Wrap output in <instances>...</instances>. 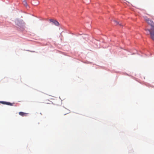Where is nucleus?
<instances>
[{
  "instance_id": "4",
  "label": "nucleus",
  "mask_w": 154,
  "mask_h": 154,
  "mask_svg": "<svg viewBox=\"0 0 154 154\" xmlns=\"http://www.w3.org/2000/svg\"><path fill=\"white\" fill-rule=\"evenodd\" d=\"M69 112V111L67 109L65 108L63 110V114L64 115H66Z\"/></svg>"
},
{
  "instance_id": "9",
  "label": "nucleus",
  "mask_w": 154,
  "mask_h": 154,
  "mask_svg": "<svg viewBox=\"0 0 154 154\" xmlns=\"http://www.w3.org/2000/svg\"><path fill=\"white\" fill-rule=\"evenodd\" d=\"M0 103L4 104H6V102L5 101H1Z\"/></svg>"
},
{
  "instance_id": "1",
  "label": "nucleus",
  "mask_w": 154,
  "mask_h": 154,
  "mask_svg": "<svg viewBox=\"0 0 154 154\" xmlns=\"http://www.w3.org/2000/svg\"><path fill=\"white\" fill-rule=\"evenodd\" d=\"M146 22L151 26L152 29H145V30L147 32L148 31V34H149V32L150 33L151 38L154 41V23L153 21L149 19Z\"/></svg>"
},
{
  "instance_id": "2",
  "label": "nucleus",
  "mask_w": 154,
  "mask_h": 154,
  "mask_svg": "<svg viewBox=\"0 0 154 154\" xmlns=\"http://www.w3.org/2000/svg\"><path fill=\"white\" fill-rule=\"evenodd\" d=\"M49 23L50 26H52L53 24L57 26H59L60 25L59 23L57 21L54 19H50L49 20Z\"/></svg>"
},
{
  "instance_id": "6",
  "label": "nucleus",
  "mask_w": 154,
  "mask_h": 154,
  "mask_svg": "<svg viewBox=\"0 0 154 154\" xmlns=\"http://www.w3.org/2000/svg\"><path fill=\"white\" fill-rule=\"evenodd\" d=\"M114 21V23H115V24L117 25V24H119V25H120V26H122V25H121V24H120V23H119L118 22H117V21H116V20H114V21Z\"/></svg>"
},
{
  "instance_id": "11",
  "label": "nucleus",
  "mask_w": 154,
  "mask_h": 154,
  "mask_svg": "<svg viewBox=\"0 0 154 154\" xmlns=\"http://www.w3.org/2000/svg\"><path fill=\"white\" fill-rule=\"evenodd\" d=\"M49 104H51V103H49Z\"/></svg>"
},
{
  "instance_id": "5",
  "label": "nucleus",
  "mask_w": 154,
  "mask_h": 154,
  "mask_svg": "<svg viewBox=\"0 0 154 154\" xmlns=\"http://www.w3.org/2000/svg\"><path fill=\"white\" fill-rule=\"evenodd\" d=\"M23 5L26 8H27L28 7V5L27 4V3L25 0H24L23 2Z\"/></svg>"
},
{
  "instance_id": "3",
  "label": "nucleus",
  "mask_w": 154,
  "mask_h": 154,
  "mask_svg": "<svg viewBox=\"0 0 154 154\" xmlns=\"http://www.w3.org/2000/svg\"><path fill=\"white\" fill-rule=\"evenodd\" d=\"M19 114L20 116H26L28 114V113L23 112H20Z\"/></svg>"
},
{
  "instance_id": "7",
  "label": "nucleus",
  "mask_w": 154,
  "mask_h": 154,
  "mask_svg": "<svg viewBox=\"0 0 154 154\" xmlns=\"http://www.w3.org/2000/svg\"><path fill=\"white\" fill-rule=\"evenodd\" d=\"M6 105H10V106L12 105V103H11L10 102H6Z\"/></svg>"
},
{
  "instance_id": "8",
  "label": "nucleus",
  "mask_w": 154,
  "mask_h": 154,
  "mask_svg": "<svg viewBox=\"0 0 154 154\" xmlns=\"http://www.w3.org/2000/svg\"><path fill=\"white\" fill-rule=\"evenodd\" d=\"M144 18L145 20V21H146V22L147 21H148V20L149 19V18H148V17H144Z\"/></svg>"
},
{
  "instance_id": "10",
  "label": "nucleus",
  "mask_w": 154,
  "mask_h": 154,
  "mask_svg": "<svg viewBox=\"0 0 154 154\" xmlns=\"http://www.w3.org/2000/svg\"><path fill=\"white\" fill-rule=\"evenodd\" d=\"M147 14L148 15H149V16H150L151 17H152V15H149V14Z\"/></svg>"
}]
</instances>
